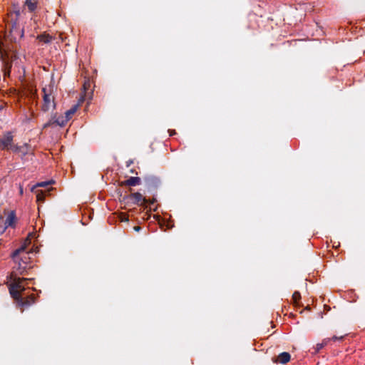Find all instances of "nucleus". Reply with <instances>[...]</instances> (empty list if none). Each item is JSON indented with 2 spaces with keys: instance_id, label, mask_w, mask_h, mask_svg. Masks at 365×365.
I'll use <instances>...</instances> for the list:
<instances>
[{
  "instance_id": "1",
  "label": "nucleus",
  "mask_w": 365,
  "mask_h": 365,
  "mask_svg": "<svg viewBox=\"0 0 365 365\" xmlns=\"http://www.w3.org/2000/svg\"><path fill=\"white\" fill-rule=\"evenodd\" d=\"M18 264L14 267V271L10 275V280L11 281L9 285V293L11 296L16 300L18 304L21 307L30 306L31 302L29 300H24L21 297V292L25 290L23 282L24 281L31 280L29 278H20L17 274H24L27 269V263L21 259L18 261Z\"/></svg>"
},
{
  "instance_id": "2",
  "label": "nucleus",
  "mask_w": 365,
  "mask_h": 365,
  "mask_svg": "<svg viewBox=\"0 0 365 365\" xmlns=\"http://www.w3.org/2000/svg\"><path fill=\"white\" fill-rule=\"evenodd\" d=\"M123 200L134 205H138L140 202H142L143 205H145L148 202V200L145 197H143L140 192H134L126 195L123 197Z\"/></svg>"
},
{
  "instance_id": "3",
  "label": "nucleus",
  "mask_w": 365,
  "mask_h": 365,
  "mask_svg": "<svg viewBox=\"0 0 365 365\" xmlns=\"http://www.w3.org/2000/svg\"><path fill=\"white\" fill-rule=\"evenodd\" d=\"M42 92L43 93V111H48L51 106V103H53V107H56V103L53 102V99L51 98V90H48L46 88H43Z\"/></svg>"
},
{
  "instance_id": "4",
  "label": "nucleus",
  "mask_w": 365,
  "mask_h": 365,
  "mask_svg": "<svg viewBox=\"0 0 365 365\" xmlns=\"http://www.w3.org/2000/svg\"><path fill=\"white\" fill-rule=\"evenodd\" d=\"M16 212L14 210H11L9 213V215L5 220L4 226L2 227V230L1 232V234L4 233L9 227L14 228L16 227Z\"/></svg>"
},
{
  "instance_id": "5",
  "label": "nucleus",
  "mask_w": 365,
  "mask_h": 365,
  "mask_svg": "<svg viewBox=\"0 0 365 365\" xmlns=\"http://www.w3.org/2000/svg\"><path fill=\"white\" fill-rule=\"evenodd\" d=\"M13 141V135L11 132H6L0 139V150L7 149Z\"/></svg>"
},
{
  "instance_id": "6",
  "label": "nucleus",
  "mask_w": 365,
  "mask_h": 365,
  "mask_svg": "<svg viewBox=\"0 0 365 365\" xmlns=\"http://www.w3.org/2000/svg\"><path fill=\"white\" fill-rule=\"evenodd\" d=\"M68 120L65 116H60L56 119H52L47 123L44 125V128L52 125L53 124L58 125L61 127H63L66 125Z\"/></svg>"
},
{
  "instance_id": "7",
  "label": "nucleus",
  "mask_w": 365,
  "mask_h": 365,
  "mask_svg": "<svg viewBox=\"0 0 365 365\" xmlns=\"http://www.w3.org/2000/svg\"><path fill=\"white\" fill-rule=\"evenodd\" d=\"M11 33L12 38H14V40L15 41H16V35H17V34L19 35V38H22L24 37V29H19L17 27L16 19L12 23Z\"/></svg>"
},
{
  "instance_id": "8",
  "label": "nucleus",
  "mask_w": 365,
  "mask_h": 365,
  "mask_svg": "<svg viewBox=\"0 0 365 365\" xmlns=\"http://www.w3.org/2000/svg\"><path fill=\"white\" fill-rule=\"evenodd\" d=\"M144 180L145 181V182H146V184H147V185L148 187H156L160 183V179L158 178L155 177V176H153V175L145 176L144 178Z\"/></svg>"
},
{
  "instance_id": "9",
  "label": "nucleus",
  "mask_w": 365,
  "mask_h": 365,
  "mask_svg": "<svg viewBox=\"0 0 365 365\" xmlns=\"http://www.w3.org/2000/svg\"><path fill=\"white\" fill-rule=\"evenodd\" d=\"M330 341V338H326L324 339L321 343L317 344L316 346L313 348L314 351L312 352V354H317L318 352H319L321 349L326 346L329 343Z\"/></svg>"
},
{
  "instance_id": "10",
  "label": "nucleus",
  "mask_w": 365,
  "mask_h": 365,
  "mask_svg": "<svg viewBox=\"0 0 365 365\" xmlns=\"http://www.w3.org/2000/svg\"><path fill=\"white\" fill-rule=\"evenodd\" d=\"M26 249V244L24 243L19 248L15 250L11 255V258L14 259L15 262H17L18 261H21V259H19V255L22 252H24Z\"/></svg>"
},
{
  "instance_id": "11",
  "label": "nucleus",
  "mask_w": 365,
  "mask_h": 365,
  "mask_svg": "<svg viewBox=\"0 0 365 365\" xmlns=\"http://www.w3.org/2000/svg\"><path fill=\"white\" fill-rule=\"evenodd\" d=\"M290 354L288 352H282L278 356L279 362L282 364H285L290 360Z\"/></svg>"
},
{
  "instance_id": "12",
  "label": "nucleus",
  "mask_w": 365,
  "mask_h": 365,
  "mask_svg": "<svg viewBox=\"0 0 365 365\" xmlns=\"http://www.w3.org/2000/svg\"><path fill=\"white\" fill-rule=\"evenodd\" d=\"M24 5L30 12H34L37 9V1L34 0H25Z\"/></svg>"
},
{
  "instance_id": "13",
  "label": "nucleus",
  "mask_w": 365,
  "mask_h": 365,
  "mask_svg": "<svg viewBox=\"0 0 365 365\" xmlns=\"http://www.w3.org/2000/svg\"><path fill=\"white\" fill-rule=\"evenodd\" d=\"M141 180L139 177H130L125 181V185L128 186H135L139 185Z\"/></svg>"
},
{
  "instance_id": "14",
  "label": "nucleus",
  "mask_w": 365,
  "mask_h": 365,
  "mask_svg": "<svg viewBox=\"0 0 365 365\" xmlns=\"http://www.w3.org/2000/svg\"><path fill=\"white\" fill-rule=\"evenodd\" d=\"M37 38L45 43H49L53 40V38L49 34H42L37 36Z\"/></svg>"
},
{
  "instance_id": "15",
  "label": "nucleus",
  "mask_w": 365,
  "mask_h": 365,
  "mask_svg": "<svg viewBox=\"0 0 365 365\" xmlns=\"http://www.w3.org/2000/svg\"><path fill=\"white\" fill-rule=\"evenodd\" d=\"M78 104L73 105L69 110L66 111L65 117L69 120L71 115H73L78 110Z\"/></svg>"
},
{
  "instance_id": "16",
  "label": "nucleus",
  "mask_w": 365,
  "mask_h": 365,
  "mask_svg": "<svg viewBox=\"0 0 365 365\" xmlns=\"http://www.w3.org/2000/svg\"><path fill=\"white\" fill-rule=\"evenodd\" d=\"M52 182H53V181H43V182H38L36 185H34L31 188V190L34 191V190L37 187H46L47 185H51Z\"/></svg>"
},
{
  "instance_id": "17",
  "label": "nucleus",
  "mask_w": 365,
  "mask_h": 365,
  "mask_svg": "<svg viewBox=\"0 0 365 365\" xmlns=\"http://www.w3.org/2000/svg\"><path fill=\"white\" fill-rule=\"evenodd\" d=\"M292 298H293L294 301L297 303L298 302V300H299L301 298L300 293L297 291L294 292L292 295Z\"/></svg>"
},
{
  "instance_id": "18",
  "label": "nucleus",
  "mask_w": 365,
  "mask_h": 365,
  "mask_svg": "<svg viewBox=\"0 0 365 365\" xmlns=\"http://www.w3.org/2000/svg\"><path fill=\"white\" fill-rule=\"evenodd\" d=\"M14 150L15 152H21L22 155H25L26 154V151H21V147L17 145L14 148Z\"/></svg>"
},
{
  "instance_id": "19",
  "label": "nucleus",
  "mask_w": 365,
  "mask_h": 365,
  "mask_svg": "<svg viewBox=\"0 0 365 365\" xmlns=\"http://www.w3.org/2000/svg\"><path fill=\"white\" fill-rule=\"evenodd\" d=\"M156 200L155 198L152 199V200H148V202L145 204H148L150 205V209L151 210L152 209V205L155 202Z\"/></svg>"
},
{
  "instance_id": "20",
  "label": "nucleus",
  "mask_w": 365,
  "mask_h": 365,
  "mask_svg": "<svg viewBox=\"0 0 365 365\" xmlns=\"http://www.w3.org/2000/svg\"><path fill=\"white\" fill-rule=\"evenodd\" d=\"M331 340H333V341H337V340H342L344 339V336H334L332 338H330Z\"/></svg>"
},
{
  "instance_id": "21",
  "label": "nucleus",
  "mask_w": 365,
  "mask_h": 365,
  "mask_svg": "<svg viewBox=\"0 0 365 365\" xmlns=\"http://www.w3.org/2000/svg\"><path fill=\"white\" fill-rule=\"evenodd\" d=\"M14 12H15V14H16V19H17V18L20 16L21 12H20V11H19V10H16V11H15Z\"/></svg>"
},
{
  "instance_id": "22",
  "label": "nucleus",
  "mask_w": 365,
  "mask_h": 365,
  "mask_svg": "<svg viewBox=\"0 0 365 365\" xmlns=\"http://www.w3.org/2000/svg\"><path fill=\"white\" fill-rule=\"evenodd\" d=\"M140 229H141L140 227H138V226L134 227V230L136 232H139L140 230Z\"/></svg>"
},
{
  "instance_id": "23",
  "label": "nucleus",
  "mask_w": 365,
  "mask_h": 365,
  "mask_svg": "<svg viewBox=\"0 0 365 365\" xmlns=\"http://www.w3.org/2000/svg\"><path fill=\"white\" fill-rule=\"evenodd\" d=\"M133 163V160H130L127 162V167H129Z\"/></svg>"
},
{
  "instance_id": "24",
  "label": "nucleus",
  "mask_w": 365,
  "mask_h": 365,
  "mask_svg": "<svg viewBox=\"0 0 365 365\" xmlns=\"http://www.w3.org/2000/svg\"><path fill=\"white\" fill-rule=\"evenodd\" d=\"M19 192H20V194H21V195H22V194H23V188H22V187H20Z\"/></svg>"
},
{
  "instance_id": "25",
  "label": "nucleus",
  "mask_w": 365,
  "mask_h": 365,
  "mask_svg": "<svg viewBox=\"0 0 365 365\" xmlns=\"http://www.w3.org/2000/svg\"><path fill=\"white\" fill-rule=\"evenodd\" d=\"M173 134H175V130L170 131V135H173Z\"/></svg>"
},
{
  "instance_id": "26",
  "label": "nucleus",
  "mask_w": 365,
  "mask_h": 365,
  "mask_svg": "<svg viewBox=\"0 0 365 365\" xmlns=\"http://www.w3.org/2000/svg\"><path fill=\"white\" fill-rule=\"evenodd\" d=\"M123 221H128V218H125L124 220H123Z\"/></svg>"
},
{
  "instance_id": "27",
  "label": "nucleus",
  "mask_w": 365,
  "mask_h": 365,
  "mask_svg": "<svg viewBox=\"0 0 365 365\" xmlns=\"http://www.w3.org/2000/svg\"><path fill=\"white\" fill-rule=\"evenodd\" d=\"M1 109H2V107H1V106H0V110H1Z\"/></svg>"
}]
</instances>
